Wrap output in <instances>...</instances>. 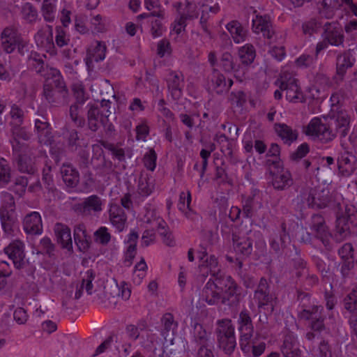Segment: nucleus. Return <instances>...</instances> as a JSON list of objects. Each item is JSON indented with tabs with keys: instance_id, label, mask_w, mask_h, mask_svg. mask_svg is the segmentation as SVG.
<instances>
[{
	"instance_id": "obj_37",
	"label": "nucleus",
	"mask_w": 357,
	"mask_h": 357,
	"mask_svg": "<svg viewBox=\"0 0 357 357\" xmlns=\"http://www.w3.org/2000/svg\"><path fill=\"white\" fill-rule=\"evenodd\" d=\"M226 27L235 43H239L244 40L246 31L238 21L234 20L230 22L227 24Z\"/></svg>"
},
{
	"instance_id": "obj_20",
	"label": "nucleus",
	"mask_w": 357,
	"mask_h": 357,
	"mask_svg": "<svg viewBox=\"0 0 357 357\" xmlns=\"http://www.w3.org/2000/svg\"><path fill=\"white\" fill-rule=\"evenodd\" d=\"M306 202L310 208H324L328 206L329 202L328 192L311 188L306 198Z\"/></svg>"
},
{
	"instance_id": "obj_55",
	"label": "nucleus",
	"mask_w": 357,
	"mask_h": 357,
	"mask_svg": "<svg viewBox=\"0 0 357 357\" xmlns=\"http://www.w3.org/2000/svg\"><path fill=\"white\" fill-rule=\"evenodd\" d=\"M96 274L92 269H89L86 272V277L83 278L82 284V289L85 287L86 293L89 295L92 294L93 284L92 282L95 279Z\"/></svg>"
},
{
	"instance_id": "obj_32",
	"label": "nucleus",
	"mask_w": 357,
	"mask_h": 357,
	"mask_svg": "<svg viewBox=\"0 0 357 357\" xmlns=\"http://www.w3.org/2000/svg\"><path fill=\"white\" fill-rule=\"evenodd\" d=\"M275 130L284 142L289 145L295 142L298 138V131L293 130L285 123H275Z\"/></svg>"
},
{
	"instance_id": "obj_36",
	"label": "nucleus",
	"mask_w": 357,
	"mask_h": 357,
	"mask_svg": "<svg viewBox=\"0 0 357 357\" xmlns=\"http://www.w3.org/2000/svg\"><path fill=\"white\" fill-rule=\"evenodd\" d=\"M272 183L273 188L279 190H283L290 187L293 184L291 173L286 170L282 171L279 174L275 175Z\"/></svg>"
},
{
	"instance_id": "obj_40",
	"label": "nucleus",
	"mask_w": 357,
	"mask_h": 357,
	"mask_svg": "<svg viewBox=\"0 0 357 357\" xmlns=\"http://www.w3.org/2000/svg\"><path fill=\"white\" fill-rule=\"evenodd\" d=\"M106 49V45L104 43L97 42V45L93 50L92 52H91V51H89L88 52L89 56L87 58V64L89 62H99L102 61L105 57Z\"/></svg>"
},
{
	"instance_id": "obj_33",
	"label": "nucleus",
	"mask_w": 357,
	"mask_h": 357,
	"mask_svg": "<svg viewBox=\"0 0 357 357\" xmlns=\"http://www.w3.org/2000/svg\"><path fill=\"white\" fill-rule=\"evenodd\" d=\"M252 30L257 33L261 32L263 36L268 39L274 34L270 22L261 16H256V18L252 20Z\"/></svg>"
},
{
	"instance_id": "obj_52",
	"label": "nucleus",
	"mask_w": 357,
	"mask_h": 357,
	"mask_svg": "<svg viewBox=\"0 0 357 357\" xmlns=\"http://www.w3.org/2000/svg\"><path fill=\"white\" fill-rule=\"evenodd\" d=\"M157 154L155 151L151 149L143 158V162L147 169L154 171L156 166Z\"/></svg>"
},
{
	"instance_id": "obj_2",
	"label": "nucleus",
	"mask_w": 357,
	"mask_h": 357,
	"mask_svg": "<svg viewBox=\"0 0 357 357\" xmlns=\"http://www.w3.org/2000/svg\"><path fill=\"white\" fill-rule=\"evenodd\" d=\"M349 117L346 112L338 111L335 119L331 125L323 123L320 119L314 118L307 128V135L316 137L323 143L332 141L337 134L340 137L348 135Z\"/></svg>"
},
{
	"instance_id": "obj_17",
	"label": "nucleus",
	"mask_w": 357,
	"mask_h": 357,
	"mask_svg": "<svg viewBox=\"0 0 357 357\" xmlns=\"http://www.w3.org/2000/svg\"><path fill=\"white\" fill-rule=\"evenodd\" d=\"M87 108V123L88 128L93 132H96L100 128V123L105 126V120L109 114H101L99 107L93 104H88Z\"/></svg>"
},
{
	"instance_id": "obj_29",
	"label": "nucleus",
	"mask_w": 357,
	"mask_h": 357,
	"mask_svg": "<svg viewBox=\"0 0 357 357\" xmlns=\"http://www.w3.org/2000/svg\"><path fill=\"white\" fill-rule=\"evenodd\" d=\"M62 179L66 187L75 188L79 182V174L77 170L70 164H63L61 168Z\"/></svg>"
},
{
	"instance_id": "obj_23",
	"label": "nucleus",
	"mask_w": 357,
	"mask_h": 357,
	"mask_svg": "<svg viewBox=\"0 0 357 357\" xmlns=\"http://www.w3.org/2000/svg\"><path fill=\"white\" fill-rule=\"evenodd\" d=\"M17 158V169L28 174H34L37 172V168L35 164V158L31 157V149L26 152H18Z\"/></svg>"
},
{
	"instance_id": "obj_45",
	"label": "nucleus",
	"mask_w": 357,
	"mask_h": 357,
	"mask_svg": "<svg viewBox=\"0 0 357 357\" xmlns=\"http://www.w3.org/2000/svg\"><path fill=\"white\" fill-rule=\"evenodd\" d=\"M111 238L112 236L106 227H100L93 233L94 241L102 245H108Z\"/></svg>"
},
{
	"instance_id": "obj_8",
	"label": "nucleus",
	"mask_w": 357,
	"mask_h": 357,
	"mask_svg": "<svg viewBox=\"0 0 357 357\" xmlns=\"http://www.w3.org/2000/svg\"><path fill=\"white\" fill-rule=\"evenodd\" d=\"M279 89L282 91H285L286 99L289 102L296 103L305 101V96L298 84V80L294 77L280 81Z\"/></svg>"
},
{
	"instance_id": "obj_44",
	"label": "nucleus",
	"mask_w": 357,
	"mask_h": 357,
	"mask_svg": "<svg viewBox=\"0 0 357 357\" xmlns=\"http://www.w3.org/2000/svg\"><path fill=\"white\" fill-rule=\"evenodd\" d=\"M82 294V286H79L77 282L71 283L66 290V296L63 298L62 305L66 306L68 301L73 298L75 294V299H79Z\"/></svg>"
},
{
	"instance_id": "obj_48",
	"label": "nucleus",
	"mask_w": 357,
	"mask_h": 357,
	"mask_svg": "<svg viewBox=\"0 0 357 357\" xmlns=\"http://www.w3.org/2000/svg\"><path fill=\"white\" fill-rule=\"evenodd\" d=\"M161 323L163 326L162 335L165 336L169 331L177 327V323L174 321V316L171 313H165L161 318Z\"/></svg>"
},
{
	"instance_id": "obj_4",
	"label": "nucleus",
	"mask_w": 357,
	"mask_h": 357,
	"mask_svg": "<svg viewBox=\"0 0 357 357\" xmlns=\"http://www.w3.org/2000/svg\"><path fill=\"white\" fill-rule=\"evenodd\" d=\"M215 334L218 347L226 355H231L236 346L235 328L231 320L229 319L218 320Z\"/></svg>"
},
{
	"instance_id": "obj_21",
	"label": "nucleus",
	"mask_w": 357,
	"mask_h": 357,
	"mask_svg": "<svg viewBox=\"0 0 357 357\" xmlns=\"http://www.w3.org/2000/svg\"><path fill=\"white\" fill-rule=\"evenodd\" d=\"M68 89H54L50 84H45L43 95L45 99L53 106L64 105L68 98Z\"/></svg>"
},
{
	"instance_id": "obj_24",
	"label": "nucleus",
	"mask_w": 357,
	"mask_h": 357,
	"mask_svg": "<svg viewBox=\"0 0 357 357\" xmlns=\"http://www.w3.org/2000/svg\"><path fill=\"white\" fill-rule=\"evenodd\" d=\"M54 233L56 236L57 243L63 249L73 251V241L70 229L62 223H56L54 226Z\"/></svg>"
},
{
	"instance_id": "obj_16",
	"label": "nucleus",
	"mask_w": 357,
	"mask_h": 357,
	"mask_svg": "<svg viewBox=\"0 0 357 357\" xmlns=\"http://www.w3.org/2000/svg\"><path fill=\"white\" fill-rule=\"evenodd\" d=\"M238 331L241 333V340H248L253 335L254 326L251 318V314L248 310L243 309L238 320Z\"/></svg>"
},
{
	"instance_id": "obj_35",
	"label": "nucleus",
	"mask_w": 357,
	"mask_h": 357,
	"mask_svg": "<svg viewBox=\"0 0 357 357\" xmlns=\"http://www.w3.org/2000/svg\"><path fill=\"white\" fill-rule=\"evenodd\" d=\"M351 227L349 223H346L344 218H337L335 231L333 240L337 243H341L351 235Z\"/></svg>"
},
{
	"instance_id": "obj_62",
	"label": "nucleus",
	"mask_w": 357,
	"mask_h": 357,
	"mask_svg": "<svg viewBox=\"0 0 357 357\" xmlns=\"http://www.w3.org/2000/svg\"><path fill=\"white\" fill-rule=\"evenodd\" d=\"M56 31L55 41L56 45L59 47L67 45L70 42V39L66 37L65 31L61 27H56Z\"/></svg>"
},
{
	"instance_id": "obj_34",
	"label": "nucleus",
	"mask_w": 357,
	"mask_h": 357,
	"mask_svg": "<svg viewBox=\"0 0 357 357\" xmlns=\"http://www.w3.org/2000/svg\"><path fill=\"white\" fill-rule=\"evenodd\" d=\"M202 263L199 264V268L201 269L204 268H206L209 270V272L214 278H216L218 274H223L220 270L218 268V259L214 255H211L209 257L207 256V253L204 252L202 255L199 257Z\"/></svg>"
},
{
	"instance_id": "obj_11",
	"label": "nucleus",
	"mask_w": 357,
	"mask_h": 357,
	"mask_svg": "<svg viewBox=\"0 0 357 357\" xmlns=\"http://www.w3.org/2000/svg\"><path fill=\"white\" fill-rule=\"evenodd\" d=\"M270 246L275 254L287 255V250L291 246H295L291 243V239L287 229L285 222L281 224V231L279 236L273 238L270 242Z\"/></svg>"
},
{
	"instance_id": "obj_15",
	"label": "nucleus",
	"mask_w": 357,
	"mask_h": 357,
	"mask_svg": "<svg viewBox=\"0 0 357 357\" xmlns=\"http://www.w3.org/2000/svg\"><path fill=\"white\" fill-rule=\"evenodd\" d=\"M102 202L96 195H91L78 204L75 206V211L83 215H89L92 212L99 213L102 211Z\"/></svg>"
},
{
	"instance_id": "obj_64",
	"label": "nucleus",
	"mask_w": 357,
	"mask_h": 357,
	"mask_svg": "<svg viewBox=\"0 0 357 357\" xmlns=\"http://www.w3.org/2000/svg\"><path fill=\"white\" fill-rule=\"evenodd\" d=\"M318 351L319 357H332L331 348L327 340H323L320 342Z\"/></svg>"
},
{
	"instance_id": "obj_25",
	"label": "nucleus",
	"mask_w": 357,
	"mask_h": 357,
	"mask_svg": "<svg viewBox=\"0 0 357 357\" xmlns=\"http://www.w3.org/2000/svg\"><path fill=\"white\" fill-rule=\"evenodd\" d=\"M355 61L351 50H345L337 54L336 58L337 75L342 78L346 74L347 69L354 65Z\"/></svg>"
},
{
	"instance_id": "obj_50",
	"label": "nucleus",
	"mask_w": 357,
	"mask_h": 357,
	"mask_svg": "<svg viewBox=\"0 0 357 357\" xmlns=\"http://www.w3.org/2000/svg\"><path fill=\"white\" fill-rule=\"evenodd\" d=\"M83 105L79 104H73L70 107V116L71 119L79 124V126H83L84 120L80 117V113L83 111Z\"/></svg>"
},
{
	"instance_id": "obj_18",
	"label": "nucleus",
	"mask_w": 357,
	"mask_h": 357,
	"mask_svg": "<svg viewBox=\"0 0 357 357\" xmlns=\"http://www.w3.org/2000/svg\"><path fill=\"white\" fill-rule=\"evenodd\" d=\"M287 250V258L293 267L297 270L296 275L297 278H301L307 272V263L301 256V250L296 246H291Z\"/></svg>"
},
{
	"instance_id": "obj_41",
	"label": "nucleus",
	"mask_w": 357,
	"mask_h": 357,
	"mask_svg": "<svg viewBox=\"0 0 357 357\" xmlns=\"http://www.w3.org/2000/svg\"><path fill=\"white\" fill-rule=\"evenodd\" d=\"M55 1L56 0H43L41 11L46 22H51L55 19Z\"/></svg>"
},
{
	"instance_id": "obj_42",
	"label": "nucleus",
	"mask_w": 357,
	"mask_h": 357,
	"mask_svg": "<svg viewBox=\"0 0 357 357\" xmlns=\"http://www.w3.org/2000/svg\"><path fill=\"white\" fill-rule=\"evenodd\" d=\"M22 18L28 23L35 22L38 17L37 9L31 3H25L21 9Z\"/></svg>"
},
{
	"instance_id": "obj_56",
	"label": "nucleus",
	"mask_w": 357,
	"mask_h": 357,
	"mask_svg": "<svg viewBox=\"0 0 357 357\" xmlns=\"http://www.w3.org/2000/svg\"><path fill=\"white\" fill-rule=\"evenodd\" d=\"M354 252L353 245L350 243H344L337 250V253L342 259H353Z\"/></svg>"
},
{
	"instance_id": "obj_9",
	"label": "nucleus",
	"mask_w": 357,
	"mask_h": 357,
	"mask_svg": "<svg viewBox=\"0 0 357 357\" xmlns=\"http://www.w3.org/2000/svg\"><path fill=\"white\" fill-rule=\"evenodd\" d=\"M254 298L257 301L258 308L271 305V311L274 309L275 296L270 291V285L265 278H261L254 293Z\"/></svg>"
},
{
	"instance_id": "obj_1",
	"label": "nucleus",
	"mask_w": 357,
	"mask_h": 357,
	"mask_svg": "<svg viewBox=\"0 0 357 357\" xmlns=\"http://www.w3.org/2000/svg\"><path fill=\"white\" fill-rule=\"evenodd\" d=\"M349 117L346 112L338 111L335 119L331 125L323 123L320 119L314 118L307 128V135L316 137L323 143L332 141L337 134L340 137L348 135Z\"/></svg>"
},
{
	"instance_id": "obj_7",
	"label": "nucleus",
	"mask_w": 357,
	"mask_h": 357,
	"mask_svg": "<svg viewBox=\"0 0 357 357\" xmlns=\"http://www.w3.org/2000/svg\"><path fill=\"white\" fill-rule=\"evenodd\" d=\"M221 285L220 274H218L216 278L210 279L204 287L202 298L209 305H215L221 303Z\"/></svg>"
},
{
	"instance_id": "obj_14",
	"label": "nucleus",
	"mask_w": 357,
	"mask_h": 357,
	"mask_svg": "<svg viewBox=\"0 0 357 357\" xmlns=\"http://www.w3.org/2000/svg\"><path fill=\"white\" fill-rule=\"evenodd\" d=\"M233 248L237 255L241 257H249L252 252V240L245 236H240L236 231L231 234Z\"/></svg>"
},
{
	"instance_id": "obj_6",
	"label": "nucleus",
	"mask_w": 357,
	"mask_h": 357,
	"mask_svg": "<svg viewBox=\"0 0 357 357\" xmlns=\"http://www.w3.org/2000/svg\"><path fill=\"white\" fill-rule=\"evenodd\" d=\"M310 228L315 238L320 240L328 251H333L334 246L331 241V234L321 214H313L310 218Z\"/></svg>"
},
{
	"instance_id": "obj_28",
	"label": "nucleus",
	"mask_w": 357,
	"mask_h": 357,
	"mask_svg": "<svg viewBox=\"0 0 357 357\" xmlns=\"http://www.w3.org/2000/svg\"><path fill=\"white\" fill-rule=\"evenodd\" d=\"M109 217L112 225L119 231H122L127 220L124 210L117 204H112L109 210Z\"/></svg>"
},
{
	"instance_id": "obj_59",
	"label": "nucleus",
	"mask_w": 357,
	"mask_h": 357,
	"mask_svg": "<svg viewBox=\"0 0 357 357\" xmlns=\"http://www.w3.org/2000/svg\"><path fill=\"white\" fill-rule=\"evenodd\" d=\"M215 179L220 180V183H228L231 185L233 184V181L229 177L226 169L222 167H216Z\"/></svg>"
},
{
	"instance_id": "obj_26",
	"label": "nucleus",
	"mask_w": 357,
	"mask_h": 357,
	"mask_svg": "<svg viewBox=\"0 0 357 357\" xmlns=\"http://www.w3.org/2000/svg\"><path fill=\"white\" fill-rule=\"evenodd\" d=\"M46 55L40 54L36 52H31L27 59V65L29 68L35 71L40 75H45L47 70H48V65L45 63Z\"/></svg>"
},
{
	"instance_id": "obj_3",
	"label": "nucleus",
	"mask_w": 357,
	"mask_h": 357,
	"mask_svg": "<svg viewBox=\"0 0 357 357\" xmlns=\"http://www.w3.org/2000/svg\"><path fill=\"white\" fill-rule=\"evenodd\" d=\"M323 40L317 44L315 56L329 45L336 47H344L345 36L342 26L337 22H326L323 26Z\"/></svg>"
},
{
	"instance_id": "obj_58",
	"label": "nucleus",
	"mask_w": 357,
	"mask_h": 357,
	"mask_svg": "<svg viewBox=\"0 0 357 357\" xmlns=\"http://www.w3.org/2000/svg\"><path fill=\"white\" fill-rule=\"evenodd\" d=\"M149 178H140L138 185L139 193L142 196L149 195L153 189V185L148 182Z\"/></svg>"
},
{
	"instance_id": "obj_46",
	"label": "nucleus",
	"mask_w": 357,
	"mask_h": 357,
	"mask_svg": "<svg viewBox=\"0 0 357 357\" xmlns=\"http://www.w3.org/2000/svg\"><path fill=\"white\" fill-rule=\"evenodd\" d=\"M220 63L225 72L238 70L239 66L236 64L234 61V57L229 52H225L222 54Z\"/></svg>"
},
{
	"instance_id": "obj_22",
	"label": "nucleus",
	"mask_w": 357,
	"mask_h": 357,
	"mask_svg": "<svg viewBox=\"0 0 357 357\" xmlns=\"http://www.w3.org/2000/svg\"><path fill=\"white\" fill-rule=\"evenodd\" d=\"M207 90L219 95L228 91L225 76L215 69L207 78Z\"/></svg>"
},
{
	"instance_id": "obj_63",
	"label": "nucleus",
	"mask_w": 357,
	"mask_h": 357,
	"mask_svg": "<svg viewBox=\"0 0 357 357\" xmlns=\"http://www.w3.org/2000/svg\"><path fill=\"white\" fill-rule=\"evenodd\" d=\"M171 53V48H170V43L169 40L166 39L161 40L158 43L157 47V54L160 57H163L166 54H170Z\"/></svg>"
},
{
	"instance_id": "obj_30",
	"label": "nucleus",
	"mask_w": 357,
	"mask_h": 357,
	"mask_svg": "<svg viewBox=\"0 0 357 357\" xmlns=\"http://www.w3.org/2000/svg\"><path fill=\"white\" fill-rule=\"evenodd\" d=\"M167 88L174 99L178 100L182 95L183 85V77L176 72H171L167 79Z\"/></svg>"
},
{
	"instance_id": "obj_47",
	"label": "nucleus",
	"mask_w": 357,
	"mask_h": 357,
	"mask_svg": "<svg viewBox=\"0 0 357 357\" xmlns=\"http://www.w3.org/2000/svg\"><path fill=\"white\" fill-rule=\"evenodd\" d=\"M11 169L8 162L3 158H0V184L7 185L10 181Z\"/></svg>"
},
{
	"instance_id": "obj_57",
	"label": "nucleus",
	"mask_w": 357,
	"mask_h": 357,
	"mask_svg": "<svg viewBox=\"0 0 357 357\" xmlns=\"http://www.w3.org/2000/svg\"><path fill=\"white\" fill-rule=\"evenodd\" d=\"M74 240L80 252H87L91 246V236L88 234H84L78 239L75 238Z\"/></svg>"
},
{
	"instance_id": "obj_53",
	"label": "nucleus",
	"mask_w": 357,
	"mask_h": 357,
	"mask_svg": "<svg viewBox=\"0 0 357 357\" xmlns=\"http://www.w3.org/2000/svg\"><path fill=\"white\" fill-rule=\"evenodd\" d=\"M310 151L309 146L307 143L301 144L297 149L290 155L291 160L298 162L304 158Z\"/></svg>"
},
{
	"instance_id": "obj_60",
	"label": "nucleus",
	"mask_w": 357,
	"mask_h": 357,
	"mask_svg": "<svg viewBox=\"0 0 357 357\" xmlns=\"http://www.w3.org/2000/svg\"><path fill=\"white\" fill-rule=\"evenodd\" d=\"M102 145L105 149L109 150L112 152V154L119 161H123L125 160V152L123 149H117L114 144L105 142H102Z\"/></svg>"
},
{
	"instance_id": "obj_12",
	"label": "nucleus",
	"mask_w": 357,
	"mask_h": 357,
	"mask_svg": "<svg viewBox=\"0 0 357 357\" xmlns=\"http://www.w3.org/2000/svg\"><path fill=\"white\" fill-rule=\"evenodd\" d=\"M22 36L14 26H8L1 34V47L5 52L10 54L20 44Z\"/></svg>"
},
{
	"instance_id": "obj_54",
	"label": "nucleus",
	"mask_w": 357,
	"mask_h": 357,
	"mask_svg": "<svg viewBox=\"0 0 357 357\" xmlns=\"http://www.w3.org/2000/svg\"><path fill=\"white\" fill-rule=\"evenodd\" d=\"M10 115L11 119L14 121V124L20 126L23 123L24 121V112L17 105L14 104L11 106Z\"/></svg>"
},
{
	"instance_id": "obj_10",
	"label": "nucleus",
	"mask_w": 357,
	"mask_h": 357,
	"mask_svg": "<svg viewBox=\"0 0 357 357\" xmlns=\"http://www.w3.org/2000/svg\"><path fill=\"white\" fill-rule=\"evenodd\" d=\"M4 252L13 261L17 269H22L26 266L24 244L22 241L20 240L12 241L4 248Z\"/></svg>"
},
{
	"instance_id": "obj_49",
	"label": "nucleus",
	"mask_w": 357,
	"mask_h": 357,
	"mask_svg": "<svg viewBox=\"0 0 357 357\" xmlns=\"http://www.w3.org/2000/svg\"><path fill=\"white\" fill-rule=\"evenodd\" d=\"M344 308L350 312L357 311V287L344 298Z\"/></svg>"
},
{
	"instance_id": "obj_51",
	"label": "nucleus",
	"mask_w": 357,
	"mask_h": 357,
	"mask_svg": "<svg viewBox=\"0 0 357 357\" xmlns=\"http://www.w3.org/2000/svg\"><path fill=\"white\" fill-rule=\"evenodd\" d=\"M339 218H344L346 223H349L350 227L357 226V211L354 206L346 207L345 215L338 217Z\"/></svg>"
},
{
	"instance_id": "obj_43",
	"label": "nucleus",
	"mask_w": 357,
	"mask_h": 357,
	"mask_svg": "<svg viewBox=\"0 0 357 357\" xmlns=\"http://www.w3.org/2000/svg\"><path fill=\"white\" fill-rule=\"evenodd\" d=\"M355 161L356 156L348 151H344L338 158V168L341 169L344 166H347L346 167V171L348 172H351L353 169V164Z\"/></svg>"
},
{
	"instance_id": "obj_27",
	"label": "nucleus",
	"mask_w": 357,
	"mask_h": 357,
	"mask_svg": "<svg viewBox=\"0 0 357 357\" xmlns=\"http://www.w3.org/2000/svg\"><path fill=\"white\" fill-rule=\"evenodd\" d=\"M280 350L284 357H302L297 340L291 335L284 337Z\"/></svg>"
},
{
	"instance_id": "obj_38",
	"label": "nucleus",
	"mask_w": 357,
	"mask_h": 357,
	"mask_svg": "<svg viewBox=\"0 0 357 357\" xmlns=\"http://www.w3.org/2000/svg\"><path fill=\"white\" fill-rule=\"evenodd\" d=\"M255 50L252 45L247 44L238 50V56L243 65L251 64L255 58Z\"/></svg>"
},
{
	"instance_id": "obj_61",
	"label": "nucleus",
	"mask_w": 357,
	"mask_h": 357,
	"mask_svg": "<svg viewBox=\"0 0 357 357\" xmlns=\"http://www.w3.org/2000/svg\"><path fill=\"white\" fill-rule=\"evenodd\" d=\"M40 247L43 251L50 257L54 256L55 245L52 243L51 240L45 237L40 240Z\"/></svg>"
},
{
	"instance_id": "obj_13",
	"label": "nucleus",
	"mask_w": 357,
	"mask_h": 357,
	"mask_svg": "<svg viewBox=\"0 0 357 357\" xmlns=\"http://www.w3.org/2000/svg\"><path fill=\"white\" fill-rule=\"evenodd\" d=\"M34 125L38 142L45 145L51 144L54 137L52 132V128L47 117L43 115H38L35 119Z\"/></svg>"
},
{
	"instance_id": "obj_5",
	"label": "nucleus",
	"mask_w": 357,
	"mask_h": 357,
	"mask_svg": "<svg viewBox=\"0 0 357 357\" xmlns=\"http://www.w3.org/2000/svg\"><path fill=\"white\" fill-rule=\"evenodd\" d=\"M221 303L231 307L237 306L241 299V294L236 282L230 275L220 274Z\"/></svg>"
},
{
	"instance_id": "obj_31",
	"label": "nucleus",
	"mask_w": 357,
	"mask_h": 357,
	"mask_svg": "<svg viewBox=\"0 0 357 357\" xmlns=\"http://www.w3.org/2000/svg\"><path fill=\"white\" fill-rule=\"evenodd\" d=\"M13 135L14 136L15 144L13 145V150L17 152H26L29 151V146L25 143H20L19 139L27 141L30 138L29 134L26 131L24 128L20 126H16L13 129Z\"/></svg>"
},
{
	"instance_id": "obj_19",
	"label": "nucleus",
	"mask_w": 357,
	"mask_h": 357,
	"mask_svg": "<svg viewBox=\"0 0 357 357\" xmlns=\"http://www.w3.org/2000/svg\"><path fill=\"white\" fill-rule=\"evenodd\" d=\"M23 229L27 234L38 235L43 232V224L40 215L38 212L27 214L23 220Z\"/></svg>"
},
{
	"instance_id": "obj_39",
	"label": "nucleus",
	"mask_w": 357,
	"mask_h": 357,
	"mask_svg": "<svg viewBox=\"0 0 357 357\" xmlns=\"http://www.w3.org/2000/svg\"><path fill=\"white\" fill-rule=\"evenodd\" d=\"M194 340L197 345L204 346L210 344L209 335L200 324L196 323L193 331Z\"/></svg>"
}]
</instances>
